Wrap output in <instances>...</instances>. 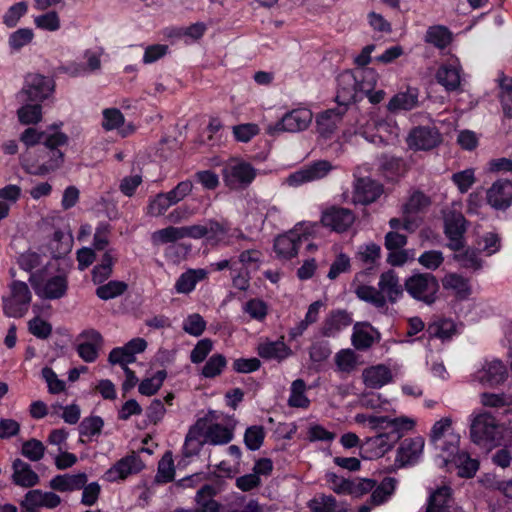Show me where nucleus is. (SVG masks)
I'll return each mask as SVG.
<instances>
[{
	"label": "nucleus",
	"instance_id": "nucleus-1",
	"mask_svg": "<svg viewBox=\"0 0 512 512\" xmlns=\"http://www.w3.org/2000/svg\"><path fill=\"white\" fill-rule=\"evenodd\" d=\"M354 420L376 432V435L367 438L362 445L364 451L369 453V459L382 457L416 424L413 418L407 416L391 418L366 413L356 414Z\"/></svg>",
	"mask_w": 512,
	"mask_h": 512
},
{
	"label": "nucleus",
	"instance_id": "nucleus-2",
	"mask_svg": "<svg viewBox=\"0 0 512 512\" xmlns=\"http://www.w3.org/2000/svg\"><path fill=\"white\" fill-rule=\"evenodd\" d=\"M512 421L500 423L494 415L481 411L470 415V438L473 443L485 448L500 445Z\"/></svg>",
	"mask_w": 512,
	"mask_h": 512
},
{
	"label": "nucleus",
	"instance_id": "nucleus-3",
	"mask_svg": "<svg viewBox=\"0 0 512 512\" xmlns=\"http://www.w3.org/2000/svg\"><path fill=\"white\" fill-rule=\"evenodd\" d=\"M20 165L31 175L44 176L58 170L64 162V154L59 149H39L36 153L25 151L20 155Z\"/></svg>",
	"mask_w": 512,
	"mask_h": 512
},
{
	"label": "nucleus",
	"instance_id": "nucleus-4",
	"mask_svg": "<svg viewBox=\"0 0 512 512\" xmlns=\"http://www.w3.org/2000/svg\"><path fill=\"white\" fill-rule=\"evenodd\" d=\"M318 230L319 224L316 222L303 221L297 223L289 232L275 239V253L283 259L293 258L297 255L303 241H308L317 234Z\"/></svg>",
	"mask_w": 512,
	"mask_h": 512
},
{
	"label": "nucleus",
	"instance_id": "nucleus-5",
	"mask_svg": "<svg viewBox=\"0 0 512 512\" xmlns=\"http://www.w3.org/2000/svg\"><path fill=\"white\" fill-rule=\"evenodd\" d=\"M8 288L9 294L2 297L3 312L8 317L21 318L28 312L32 301L30 288L19 280L12 281Z\"/></svg>",
	"mask_w": 512,
	"mask_h": 512
},
{
	"label": "nucleus",
	"instance_id": "nucleus-6",
	"mask_svg": "<svg viewBox=\"0 0 512 512\" xmlns=\"http://www.w3.org/2000/svg\"><path fill=\"white\" fill-rule=\"evenodd\" d=\"M359 133L372 143H395L400 136V128L395 119L391 117H371L366 127L361 128Z\"/></svg>",
	"mask_w": 512,
	"mask_h": 512
},
{
	"label": "nucleus",
	"instance_id": "nucleus-7",
	"mask_svg": "<svg viewBox=\"0 0 512 512\" xmlns=\"http://www.w3.org/2000/svg\"><path fill=\"white\" fill-rule=\"evenodd\" d=\"M256 175L257 171L250 163L238 158L229 159L222 169L223 181L232 190L248 187Z\"/></svg>",
	"mask_w": 512,
	"mask_h": 512
},
{
	"label": "nucleus",
	"instance_id": "nucleus-8",
	"mask_svg": "<svg viewBox=\"0 0 512 512\" xmlns=\"http://www.w3.org/2000/svg\"><path fill=\"white\" fill-rule=\"evenodd\" d=\"M312 119L313 113L310 109L299 107L285 113L276 123L268 125L266 133L270 136H275L282 132H301L309 127Z\"/></svg>",
	"mask_w": 512,
	"mask_h": 512
},
{
	"label": "nucleus",
	"instance_id": "nucleus-9",
	"mask_svg": "<svg viewBox=\"0 0 512 512\" xmlns=\"http://www.w3.org/2000/svg\"><path fill=\"white\" fill-rule=\"evenodd\" d=\"M430 441L436 450L442 452V457H450L458 450L460 436L453 432L451 418H442L434 423Z\"/></svg>",
	"mask_w": 512,
	"mask_h": 512
},
{
	"label": "nucleus",
	"instance_id": "nucleus-10",
	"mask_svg": "<svg viewBox=\"0 0 512 512\" xmlns=\"http://www.w3.org/2000/svg\"><path fill=\"white\" fill-rule=\"evenodd\" d=\"M29 282L39 297L50 300L62 298L68 288L67 277L62 274L44 279L42 273H31Z\"/></svg>",
	"mask_w": 512,
	"mask_h": 512
},
{
	"label": "nucleus",
	"instance_id": "nucleus-11",
	"mask_svg": "<svg viewBox=\"0 0 512 512\" xmlns=\"http://www.w3.org/2000/svg\"><path fill=\"white\" fill-rule=\"evenodd\" d=\"M205 241L209 245H233L249 238L239 228L231 229L228 223L208 220L205 222Z\"/></svg>",
	"mask_w": 512,
	"mask_h": 512
},
{
	"label": "nucleus",
	"instance_id": "nucleus-12",
	"mask_svg": "<svg viewBox=\"0 0 512 512\" xmlns=\"http://www.w3.org/2000/svg\"><path fill=\"white\" fill-rule=\"evenodd\" d=\"M405 288L413 298L430 305L436 300L439 284L435 276L424 273L408 278L405 281Z\"/></svg>",
	"mask_w": 512,
	"mask_h": 512
},
{
	"label": "nucleus",
	"instance_id": "nucleus-13",
	"mask_svg": "<svg viewBox=\"0 0 512 512\" xmlns=\"http://www.w3.org/2000/svg\"><path fill=\"white\" fill-rule=\"evenodd\" d=\"M51 81L40 74H29L25 79V85L16 94L19 103L24 102H42L52 92Z\"/></svg>",
	"mask_w": 512,
	"mask_h": 512
},
{
	"label": "nucleus",
	"instance_id": "nucleus-14",
	"mask_svg": "<svg viewBox=\"0 0 512 512\" xmlns=\"http://www.w3.org/2000/svg\"><path fill=\"white\" fill-rule=\"evenodd\" d=\"M144 468V463L136 452H131L119 459L102 476L103 480L113 483L123 481L129 476L139 473Z\"/></svg>",
	"mask_w": 512,
	"mask_h": 512
},
{
	"label": "nucleus",
	"instance_id": "nucleus-15",
	"mask_svg": "<svg viewBox=\"0 0 512 512\" xmlns=\"http://www.w3.org/2000/svg\"><path fill=\"white\" fill-rule=\"evenodd\" d=\"M430 203V198L423 192H413L403 206V229L414 232L422 221L418 214L429 207Z\"/></svg>",
	"mask_w": 512,
	"mask_h": 512
},
{
	"label": "nucleus",
	"instance_id": "nucleus-16",
	"mask_svg": "<svg viewBox=\"0 0 512 512\" xmlns=\"http://www.w3.org/2000/svg\"><path fill=\"white\" fill-rule=\"evenodd\" d=\"M445 234L449 239L448 246L459 251L464 246L463 235L466 231V220L463 214L453 205L444 215Z\"/></svg>",
	"mask_w": 512,
	"mask_h": 512
},
{
	"label": "nucleus",
	"instance_id": "nucleus-17",
	"mask_svg": "<svg viewBox=\"0 0 512 512\" xmlns=\"http://www.w3.org/2000/svg\"><path fill=\"white\" fill-rule=\"evenodd\" d=\"M198 420L205 421L203 434L207 443L212 445H224L233 439L234 426L214 422L217 420L214 411H210L205 417L199 418Z\"/></svg>",
	"mask_w": 512,
	"mask_h": 512
},
{
	"label": "nucleus",
	"instance_id": "nucleus-18",
	"mask_svg": "<svg viewBox=\"0 0 512 512\" xmlns=\"http://www.w3.org/2000/svg\"><path fill=\"white\" fill-rule=\"evenodd\" d=\"M103 345L102 335L95 329H85L76 338V351L87 363L94 362Z\"/></svg>",
	"mask_w": 512,
	"mask_h": 512
},
{
	"label": "nucleus",
	"instance_id": "nucleus-19",
	"mask_svg": "<svg viewBox=\"0 0 512 512\" xmlns=\"http://www.w3.org/2000/svg\"><path fill=\"white\" fill-rule=\"evenodd\" d=\"M507 378V368L499 360L485 361L473 375L472 381L478 382L485 387L494 388Z\"/></svg>",
	"mask_w": 512,
	"mask_h": 512
},
{
	"label": "nucleus",
	"instance_id": "nucleus-20",
	"mask_svg": "<svg viewBox=\"0 0 512 512\" xmlns=\"http://www.w3.org/2000/svg\"><path fill=\"white\" fill-rule=\"evenodd\" d=\"M333 169L332 164L326 160L315 161L310 165L290 174L285 182L289 186L297 187L302 184L322 179Z\"/></svg>",
	"mask_w": 512,
	"mask_h": 512
},
{
	"label": "nucleus",
	"instance_id": "nucleus-21",
	"mask_svg": "<svg viewBox=\"0 0 512 512\" xmlns=\"http://www.w3.org/2000/svg\"><path fill=\"white\" fill-rule=\"evenodd\" d=\"M462 72L463 69L459 60L453 59L439 66L435 79L446 92L461 91Z\"/></svg>",
	"mask_w": 512,
	"mask_h": 512
},
{
	"label": "nucleus",
	"instance_id": "nucleus-22",
	"mask_svg": "<svg viewBox=\"0 0 512 512\" xmlns=\"http://www.w3.org/2000/svg\"><path fill=\"white\" fill-rule=\"evenodd\" d=\"M424 445L425 441L420 436L404 439L397 449L395 465L402 468L418 463L423 455Z\"/></svg>",
	"mask_w": 512,
	"mask_h": 512
},
{
	"label": "nucleus",
	"instance_id": "nucleus-23",
	"mask_svg": "<svg viewBox=\"0 0 512 512\" xmlns=\"http://www.w3.org/2000/svg\"><path fill=\"white\" fill-rule=\"evenodd\" d=\"M354 221L353 212L343 207L332 206L327 208L321 216L322 225L338 233L348 230Z\"/></svg>",
	"mask_w": 512,
	"mask_h": 512
},
{
	"label": "nucleus",
	"instance_id": "nucleus-24",
	"mask_svg": "<svg viewBox=\"0 0 512 512\" xmlns=\"http://www.w3.org/2000/svg\"><path fill=\"white\" fill-rule=\"evenodd\" d=\"M406 141L413 150H430L441 142V135L434 127L419 126L410 131Z\"/></svg>",
	"mask_w": 512,
	"mask_h": 512
},
{
	"label": "nucleus",
	"instance_id": "nucleus-25",
	"mask_svg": "<svg viewBox=\"0 0 512 512\" xmlns=\"http://www.w3.org/2000/svg\"><path fill=\"white\" fill-rule=\"evenodd\" d=\"M382 186L376 181L366 177L358 178L354 183L353 202L370 204L382 194Z\"/></svg>",
	"mask_w": 512,
	"mask_h": 512
},
{
	"label": "nucleus",
	"instance_id": "nucleus-26",
	"mask_svg": "<svg viewBox=\"0 0 512 512\" xmlns=\"http://www.w3.org/2000/svg\"><path fill=\"white\" fill-rule=\"evenodd\" d=\"M419 95L420 91L418 88L408 86L389 100L387 110L391 113L413 110L419 106Z\"/></svg>",
	"mask_w": 512,
	"mask_h": 512
},
{
	"label": "nucleus",
	"instance_id": "nucleus-27",
	"mask_svg": "<svg viewBox=\"0 0 512 512\" xmlns=\"http://www.w3.org/2000/svg\"><path fill=\"white\" fill-rule=\"evenodd\" d=\"M488 203L495 209H506L512 203V182L497 180L487 191Z\"/></svg>",
	"mask_w": 512,
	"mask_h": 512
},
{
	"label": "nucleus",
	"instance_id": "nucleus-28",
	"mask_svg": "<svg viewBox=\"0 0 512 512\" xmlns=\"http://www.w3.org/2000/svg\"><path fill=\"white\" fill-rule=\"evenodd\" d=\"M364 385L370 389H380L393 380L392 371L385 364L372 365L362 371Z\"/></svg>",
	"mask_w": 512,
	"mask_h": 512
},
{
	"label": "nucleus",
	"instance_id": "nucleus-29",
	"mask_svg": "<svg viewBox=\"0 0 512 512\" xmlns=\"http://www.w3.org/2000/svg\"><path fill=\"white\" fill-rule=\"evenodd\" d=\"M12 482L19 487L30 488L36 486L39 481V475L32 469L31 465L22 459H15L12 463Z\"/></svg>",
	"mask_w": 512,
	"mask_h": 512
},
{
	"label": "nucleus",
	"instance_id": "nucleus-30",
	"mask_svg": "<svg viewBox=\"0 0 512 512\" xmlns=\"http://www.w3.org/2000/svg\"><path fill=\"white\" fill-rule=\"evenodd\" d=\"M343 112L339 109H328L320 113L316 118V129L319 135L325 139L331 138L337 131Z\"/></svg>",
	"mask_w": 512,
	"mask_h": 512
},
{
	"label": "nucleus",
	"instance_id": "nucleus-31",
	"mask_svg": "<svg viewBox=\"0 0 512 512\" xmlns=\"http://www.w3.org/2000/svg\"><path fill=\"white\" fill-rule=\"evenodd\" d=\"M338 92L337 98L342 99L343 103L356 101L358 93L360 92L359 83L357 81L355 72L344 71L338 78Z\"/></svg>",
	"mask_w": 512,
	"mask_h": 512
},
{
	"label": "nucleus",
	"instance_id": "nucleus-32",
	"mask_svg": "<svg viewBox=\"0 0 512 512\" xmlns=\"http://www.w3.org/2000/svg\"><path fill=\"white\" fill-rule=\"evenodd\" d=\"M257 353L266 360L282 361L292 354V350L284 343L283 337H281V339L276 341L266 339L260 342L257 346Z\"/></svg>",
	"mask_w": 512,
	"mask_h": 512
},
{
	"label": "nucleus",
	"instance_id": "nucleus-33",
	"mask_svg": "<svg viewBox=\"0 0 512 512\" xmlns=\"http://www.w3.org/2000/svg\"><path fill=\"white\" fill-rule=\"evenodd\" d=\"M61 503V498L54 492H44L39 489L30 490L26 493L21 506L54 509Z\"/></svg>",
	"mask_w": 512,
	"mask_h": 512
},
{
	"label": "nucleus",
	"instance_id": "nucleus-34",
	"mask_svg": "<svg viewBox=\"0 0 512 512\" xmlns=\"http://www.w3.org/2000/svg\"><path fill=\"white\" fill-rule=\"evenodd\" d=\"M351 323L352 317L347 311H331L323 322L322 334L326 337H334L340 331L350 326Z\"/></svg>",
	"mask_w": 512,
	"mask_h": 512
},
{
	"label": "nucleus",
	"instance_id": "nucleus-35",
	"mask_svg": "<svg viewBox=\"0 0 512 512\" xmlns=\"http://www.w3.org/2000/svg\"><path fill=\"white\" fill-rule=\"evenodd\" d=\"M455 508L458 507L452 505L451 488L444 485L430 494L425 512H453Z\"/></svg>",
	"mask_w": 512,
	"mask_h": 512
},
{
	"label": "nucleus",
	"instance_id": "nucleus-36",
	"mask_svg": "<svg viewBox=\"0 0 512 512\" xmlns=\"http://www.w3.org/2000/svg\"><path fill=\"white\" fill-rule=\"evenodd\" d=\"M87 482L85 473L57 475L50 480L49 486L59 492L80 490Z\"/></svg>",
	"mask_w": 512,
	"mask_h": 512
},
{
	"label": "nucleus",
	"instance_id": "nucleus-37",
	"mask_svg": "<svg viewBox=\"0 0 512 512\" xmlns=\"http://www.w3.org/2000/svg\"><path fill=\"white\" fill-rule=\"evenodd\" d=\"M442 286L460 300L467 299L472 292L469 280L457 273H447L442 278Z\"/></svg>",
	"mask_w": 512,
	"mask_h": 512
},
{
	"label": "nucleus",
	"instance_id": "nucleus-38",
	"mask_svg": "<svg viewBox=\"0 0 512 512\" xmlns=\"http://www.w3.org/2000/svg\"><path fill=\"white\" fill-rule=\"evenodd\" d=\"M379 291L390 302H396L402 295L403 289L399 278L393 270H388L381 274L379 282Z\"/></svg>",
	"mask_w": 512,
	"mask_h": 512
},
{
	"label": "nucleus",
	"instance_id": "nucleus-39",
	"mask_svg": "<svg viewBox=\"0 0 512 512\" xmlns=\"http://www.w3.org/2000/svg\"><path fill=\"white\" fill-rule=\"evenodd\" d=\"M204 425V420H197L189 429L183 446V453L186 457L197 455L203 444L207 443L203 434Z\"/></svg>",
	"mask_w": 512,
	"mask_h": 512
},
{
	"label": "nucleus",
	"instance_id": "nucleus-40",
	"mask_svg": "<svg viewBox=\"0 0 512 512\" xmlns=\"http://www.w3.org/2000/svg\"><path fill=\"white\" fill-rule=\"evenodd\" d=\"M452 459L450 462L454 463L456 468L458 469V475L463 478H471L475 475L477 470L479 469V462L477 459H473L467 452L461 451L453 453L450 455ZM444 462L447 464L449 462V457L445 455Z\"/></svg>",
	"mask_w": 512,
	"mask_h": 512
},
{
	"label": "nucleus",
	"instance_id": "nucleus-41",
	"mask_svg": "<svg viewBox=\"0 0 512 512\" xmlns=\"http://www.w3.org/2000/svg\"><path fill=\"white\" fill-rule=\"evenodd\" d=\"M207 276L208 272L205 269H188L176 280L174 288L179 294H189L195 289L197 283L206 279Z\"/></svg>",
	"mask_w": 512,
	"mask_h": 512
},
{
	"label": "nucleus",
	"instance_id": "nucleus-42",
	"mask_svg": "<svg viewBox=\"0 0 512 512\" xmlns=\"http://www.w3.org/2000/svg\"><path fill=\"white\" fill-rule=\"evenodd\" d=\"M378 339V333L368 324H355L351 341L357 350L370 348Z\"/></svg>",
	"mask_w": 512,
	"mask_h": 512
},
{
	"label": "nucleus",
	"instance_id": "nucleus-43",
	"mask_svg": "<svg viewBox=\"0 0 512 512\" xmlns=\"http://www.w3.org/2000/svg\"><path fill=\"white\" fill-rule=\"evenodd\" d=\"M215 489L211 485H204L201 487L195 496L198 509L195 511L186 512H218L220 504L213 499ZM176 512H185L184 510H176Z\"/></svg>",
	"mask_w": 512,
	"mask_h": 512
},
{
	"label": "nucleus",
	"instance_id": "nucleus-44",
	"mask_svg": "<svg viewBox=\"0 0 512 512\" xmlns=\"http://www.w3.org/2000/svg\"><path fill=\"white\" fill-rule=\"evenodd\" d=\"M307 386L303 379H296L291 383L288 405L294 408L306 409L310 405V400L306 396Z\"/></svg>",
	"mask_w": 512,
	"mask_h": 512
},
{
	"label": "nucleus",
	"instance_id": "nucleus-45",
	"mask_svg": "<svg viewBox=\"0 0 512 512\" xmlns=\"http://www.w3.org/2000/svg\"><path fill=\"white\" fill-rule=\"evenodd\" d=\"M17 110L18 120L21 124H37L42 119V106L38 102H24Z\"/></svg>",
	"mask_w": 512,
	"mask_h": 512
},
{
	"label": "nucleus",
	"instance_id": "nucleus-46",
	"mask_svg": "<svg viewBox=\"0 0 512 512\" xmlns=\"http://www.w3.org/2000/svg\"><path fill=\"white\" fill-rule=\"evenodd\" d=\"M112 252V249L107 250L101 259V263L93 268L92 280L95 284L103 283L112 274V267L115 260Z\"/></svg>",
	"mask_w": 512,
	"mask_h": 512
},
{
	"label": "nucleus",
	"instance_id": "nucleus-47",
	"mask_svg": "<svg viewBox=\"0 0 512 512\" xmlns=\"http://www.w3.org/2000/svg\"><path fill=\"white\" fill-rule=\"evenodd\" d=\"M396 487V480L391 477L384 478L382 482L372 490L370 502L374 506L385 503L393 494Z\"/></svg>",
	"mask_w": 512,
	"mask_h": 512
},
{
	"label": "nucleus",
	"instance_id": "nucleus-48",
	"mask_svg": "<svg viewBox=\"0 0 512 512\" xmlns=\"http://www.w3.org/2000/svg\"><path fill=\"white\" fill-rule=\"evenodd\" d=\"M425 40L437 48L444 49L451 43L452 35L444 26H432L426 32Z\"/></svg>",
	"mask_w": 512,
	"mask_h": 512
},
{
	"label": "nucleus",
	"instance_id": "nucleus-49",
	"mask_svg": "<svg viewBox=\"0 0 512 512\" xmlns=\"http://www.w3.org/2000/svg\"><path fill=\"white\" fill-rule=\"evenodd\" d=\"M181 239H183L182 228L174 226L157 230L151 235V241L155 246L175 243Z\"/></svg>",
	"mask_w": 512,
	"mask_h": 512
},
{
	"label": "nucleus",
	"instance_id": "nucleus-50",
	"mask_svg": "<svg viewBox=\"0 0 512 512\" xmlns=\"http://www.w3.org/2000/svg\"><path fill=\"white\" fill-rule=\"evenodd\" d=\"M355 293L359 299L369 302L378 308H382L386 304L385 297L379 289H376L375 287L359 285L356 288Z\"/></svg>",
	"mask_w": 512,
	"mask_h": 512
},
{
	"label": "nucleus",
	"instance_id": "nucleus-51",
	"mask_svg": "<svg viewBox=\"0 0 512 512\" xmlns=\"http://www.w3.org/2000/svg\"><path fill=\"white\" fill-rule=\"evenodd\" d=\"M128 286L123 281L112 280L96 289V295L102 300H110L122 295Z\"/></svg>",
	"mask_w": 512,
	"mask_h": 512
},
{
	"label": "nucleus",
	"instance_id": "nucleus-52",
	"mask_svg": "<svg viewBox=\"0 0 512 512\" xmlns=\"http://www.w3.org/2000/svg\"><path fill=\"white\" fill-rule=\"evenodd\" d=\"M167 376L165 370L157 371L152 377L142 380L138 390L142 395L152 396L158 392Z\"/></svg>",
	"mask_w": 512,
	"mask_h": 512
},
{
	"label": "nucleus",
	"instance_id": "nucleus-53",
	"mask_svg": "<svg viewBox=\"0 0 512 512\" xmlns=\"http://www.w3.org/2000/svg\"><path fill=\"white\" fill-rule=\"evenodd\" d=\"M173 205L166 193H158L149 200L147 214L152 217L162 216Z\"/></svg>",
	"mask_w": 512,
	"mask_h": 512
},
{
	"label": "nucleus",
	"instance_id": "nucleus-54",
	"mask_svg": "<svg viewBox=\"0 0 512 512\" xmlns=\"http://www.w3.org/2000/svg\"><path fill=\"white\" fill-rule=\"evenodd\" d=\"M238 262L245 270H258L263 262V253L258 249L243 250L238 256Z\"/></svg>",
	"mask_w": 512,
	"mask_h": 512
},
{
	"label": "nucleus",
	"instance_id": "nucleus-55",
	"mask_svg": "<svg viewBox=\"0 0 512 512\" xmlns=\"http://www.w3.org/2000/svg\"><path fill=\"white\" fill-rule=\"evenodd\" d=\"M44 444L35 438L29 439L22 444L21 454L30 461H40L45 454Z\"/></svg>",
	"mask_w": 512,
	"mask_h": 512
},
{
	"label": "nucleus",
	"instance_id": "nucleus-56",
	"mask_svg": "<svg viewBox=\"0 0 512 512\" xmlns=\"http://www.w3.org/2000/svg\"><path fill=\"white\" fill-rule=\"evenodd\" d=\"M102 128L105 131L119 129L124 125L125 118L122 112L117 108H106L102 111Z\"/></svg>",
	"mask_w": 512,
	"mask_h": 512
},
{
	"label": "nucleus",
	"instance_id": "nucleus-57",
	"mask_svg": "<svg viewBox=\"0 0 512 512\" xmlns=\"http://www.w3.org/2000/svg\"><path fill=\"white\" fill-rule=\"evenodd\" d=\"M311 512H335L337 503L331 495H317L307 503Z\"/></svg>",
	"mask_w": 512,
	"mask_h": 512
},
{
	"label": "nucleus",
	"instance_id": "nucleus-58",
	"mask_svg": "<svg viewBox=\"0 0 512 512\" xmlns=\"http://www.w3.org/2000/svg\"><path fill=\"white\" fill-rule=\"evenodd\" d=\"M355 72L361 93H369L377 83V72L372 68H360Z\"/></svg>",
	"mask_w": 512,
	"mask_h": 512
},
{
	"label": "nucleus",
	"instance_id": "nucleus-59",
	"mask_svg": "<svg viewBox=\"0 0 512 512\" xmlns=\"http://www.w3.org/2000/svg\"><path fill=\"white\" fill-rule=\"evenodd\" d=\"M428 333L430 337L439 338L441 340H447L454 335L455 325L451 320H440L428 327Z\"/></svg>",
	"mask_w": 512,
	"mask_h": 512
},
{
	"label": "nucleus",
	"instance_id": "nucleus-60",
	"mask_svg": "<svg viewBox=\"0 0 512 512\" xmlns=\"http://www.w3.org/2000/svg\"><path fill=\"white\" fill-rule=\"evenodd\" d=\"M34 32L30 28H20L10 34L8 39L9 47L14 51H19L32 42Z\"/></svg>",
	"mask_w": 512,
	"mask_h": 512
},
{
	"label": "nucleus",
	"instance_id": "nucleus-61",
	"mask_svg": "<svg viewBox=\"0 0 512 512\" xmlns=\"http://www.w3.org/2000/svg\"><path fill=\"white\" fill-rule=\"evenodd\" d=\"M227 365V360L222 354L212 355L202 368L205 378H214L220 375Z\"/></svg>",
	"mask_w": 512,
	"mask_h": 512
},
{
	"label": "nucleus",
	"instance_id": "nucleus-62",
	"mask_svg": "<svg viewBox=\"0 0 512 512\" xmlns=\"http://www.w3.org/2000/svg\"><path fill=\"white\" fill-rule=\"evenodd\" d=\"M337 368L345 373L352 372L357 365V356L351 349H343L335 356Z\"/></svg>",
	"mask_w": 512,
	"mask_h": 512
},
{
	"label": "nucleus",
	"instance_id": "nucleus-63",
	"mask_svg": "<svg viewBox=\"0 0 512 512\" xmlns=\"http://www.w3.org/2000/svg\"><path fill=\"white\" fill-rule=\"evenodd\" d=\"M242 310L247 313L251 319L257 321H263L268 313L266 303L257 298L247 301L243 305Z\"/></svg>",
	"mask_w": 512,
	"mask_h": 512
},
{
	"label": "nucleus",
	"instance_id": "nucleus-64",
	"mask_svg": "<svg viewBox=\"0 0 512 512\" xmlns=\"http://www.w3.org/2000/svg\"><path fill=\"white\" fill-rule=\"evenodd\" d=\"M381 248L375 243H369L359 247L357 258L367 267L373 266L380 258Z\"/></svg>",
	"mask_w": 512,
	"mask_h": 512
}]
</instances>
